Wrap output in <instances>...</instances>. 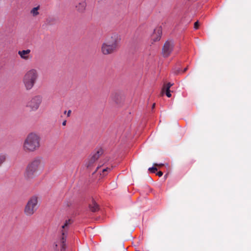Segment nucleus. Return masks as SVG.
<instances>
[{
    "label": "nucleus",
    "mask_w": 251,
    "mask_h": 251,
    "mask_svg": "<svg viewBox=\"0 0 251 251\" xmlns=\"http://www.w3.org/2000/svg\"><path fill=\"white\" fill-rule=\"evenodd\" d=\"M157 175H158L159 176H161L163 175V173L161 171H159L157 173Z\"/></svg>",
    "instance_id": "obj_21"
},
{
    "label": "nucleus",
    "mask_w": 251,
    "mask_h": 251,
    "mask_svg": "<svg viewBox=\"0 0 251 251\" xmlns=\"http://www.w3.org/2000/svg\"><path fill=\"white\" fill-rule=\"evenodd\" d=\"M149 170L152 173H155V172L157 170L156 167H152L149 169Z\"/></svg>",
    "instance_id": "obj_18"
},
{
    "label": "nucleus",
    "mask_w": 251,
    "mask_h": 251,
    "mask_svg": "<svg viewBox=\"0 0 251 251\" xmlns=\"http://www.w3.org/2000/svg\"><path fill=\"white\" fill-rule=\"evenodd\" d=\"M173 85V83H171L170 82L168 83L167 84L164 86L162 91H164L165 89H167L168 90H170V87Z\"/></svg>",
    "instance_id": "obj_17"
},
{
    "label": "nucleus",
    "mask_w": 251,
    "mask_h": 251,
    "mask_svg": "<svg viewBox=\"0 0 251 251\" xmlns=\"http://www.w3.org/2000/svg\"><path fill=\"white\" fill-rule=\"evenodd\" d=\"M155 106V103H153V105H152V108H153Z\"/></svg>",
    "instance_id": "obj_26"
},
{
    "label": "nucleus",
    "mask_w": 251,
    "mask_h": 251,
    "mask_svg": "<svg viewBox=\"0 0 251 251\" xmlns=\"http://www.w3.org/2000/svg\"><path fill=\"white\" fill-rule=\"evenodd\" d=\"M66 125V121H64V122H63L62 123V125L63 126H65Z\"/></svg>",
    "instance_id": "obj_24"
},
{
    "label": "nucleus",
    "mask_w": 251,
    "mask_h": 251,
    "mask_svg": "<svg viewBox=\"0 0 251 251\" xmlns=\"http://www.w3.org/2000/svg\"><path fill=\"white\" fill-rule=\"evenodd\" d=\"M174 42L171 40H167L164 44L162 48V53L163 56L168 57L174 48Z\"/></svg>",
    "instance_id": "obj_8"
},
{
    "label": "nucleus",
    "mask_w": 251,
    "mask_h": 251,
    "mask_svg": "<svg viewBox=\"0 0 251 251\" xmlns=\"http://www.w3.org/2000/svg\"><path fill=\"white\" fill-rule=\"evenodd\" d=\"M86 6V3L85 1H81L75 5L76 10L79 13H83L85 11Z\"/></svg>",
    "instance_id": "obj_12"
},
{
    "label": "nucleus",
    "mask_w": 251,
    "mask_h": 251,
    "mask_svg": "<svg viewBox=\"0 0 251 251\" xmlns=\"http://www.w3.org/2000/svg\"><path fill=\"white\" fill-rule=\"evenodd\" d=\"M166 91V96L168 97V98H170L171 97V91L170 90H168L167 89H165V90Z\"/></svg>",
    "instance_id": "obj_19"
},
{
    "label": "nucleus",
    "mask_w": 251,
    "mask_h": 251,
    "mask_svg": "<svg viewBox=\"0 0 251 251\" xmlns=\"http://www.w3.org/2000/svg\"><path fill=\"white\" fill-rule=\"evenodd\" d=\"M71 113V110H69L68 111V113H67V116L68 117H69L70 114Z\"/></svg>",
    "instance_id": "obj_22"
},
{
    "label": "nucleus",
    "mask_w": 251,
    "mask_h": 251,
    "mask_svg": "<svg viewBox=\"0 0 251 251\" xmlns=\"http://www.w3.org/2000/svg\"><path fill=\"white\" fill-rule=\"evenodd\" d=\"M161 35L162 29L161 27H158L154 29V32L151 36V40L152 41V43L160 40Z\"/></svg>",
    "instance_id": "obj_10"
},
{
    "label": "nucleus",
    "mask_w": 251,
    "mask_h": 251,
    "mask_svg": "<svg viewBox=\"0 0 251 251\" xmlns=\"http://www.w3.org/2000/svg\"><path fill=\"white\" fill-rule=\"evenodd\" d=\"M100 167H101L100 166L97 167L96 172H98L99 170L100 169Z\"/></svg>",
    "instance_id": "obj_23"
},
{
    "label": "nucleus",
    "mask_w": 251,
    "mask_h": 251,
    "mask_svg": "<svg viewBox=\"0 0 251 251\" xmlns=\"http://www.w3.org/2000/svg\"><path fill=\"white\" fill-rule=\"evenodd\" d=\"M111 170L110 168H109L108 167L106 168H102L99 173H100V176H101V177H104L109 172H110Z\"/></svg>",
    "instance_id": "obj_13"
},
{
    "label": "nucleus",
    "mask_w": 251,
    "mask_h": 251,
    "mask_svg": "<svg viewBox=\"0 0 251 251\" xmlns=\"http://www.w3.org/2000/svg\"><path fill=\"white\" fill-rule=\"evenodd\" d=\"M43 100L41 95H37L30 98L26 103V107L30 111H36L39 108Z\"/></svg>",
    "instance_id": "obj_5"
},
{
    "label": "nucleus",
    "mask_w": 251,
    "mask_h": 251,
    "mask_svg": "<svg viewBox=\"0 0 251 251\" xmlns=\"http://www.w3.org/2000/svg\"><path fill=\"white\" fill-rule=\"evenodd\" d=\"M121 37L118 34L112 33L102 44L101 49L102 53L104 55L113 53L118 49Z\"/></svg>",
    "instance_id": "obj_2"
},
{
    "label": "nucleus",
    "mask_w": 251,
    "mask_h": 251,
    "mask_svg": "<svg viewBox=\"0 0 251 251\" xmlns=\"http://www.w3.org/2000/svg\"><path fill=\"white\" fill-rule=\"evenodd\" d=\"M187 70V68H184L183 72H184L186 71Z\"/></svg>",
    "instance_id": "obj_25"
},
{
    "label": "nucleus",
    "mask_w": 251,
    "mask_h": 251,
    "mask_svg": "<svg viewBox=\"0 0 251 251\" xmlns=\"http://www.w3.org/2000/svg\"><path fill=\"white\" fill-rule=\"evenodd\" d=\"M37 203V197L36 196L31 197L25 207V214L27 216L32 215L38 208Z\"/></svg>",
    "instance_id": "obj_6"
},
{
    "label": "nucleus",
    "mask_w": 251,
    "mask_h": 251,
    "mask_svg": "<svg viewBox=\"0 0 251 251\" xmlns=\"http://www.w3.org/2000/svg\"><path fill=\"white\" fill-rule=\"evenodd\" d=\"M30 50L29 49L19 50L18 51V54L22 59L24 60H28L29 58V54L30 53Z\"/></svg>",
    "instance_id": "obj_11"
},
{
    "label": "nucleus",
    "mask_w": 251,
    "mask_h": 251,
    "mask_svg": "<svg viewBox=\"0 0 251 251\" xmlns=\"http://www.w3.org/2000/svg\"><path fill=\"white\" fill-rule=\"evenodd\" d=\"M38 78V73L36 69H31L27 71L23 79V82L26 90H31L36 83Z\"/></svg>",
    "instance_id": "obj_4"
},
{
    "label": "nucleus",
    "mask_w": 251,
    "mask_h": 251,
    "mask_svg": "<svg viewBox=\"0 0 251 251\" xmlns=\"http://www.w3.org/2000/svg\"><path fill=\"white\" fill-rule=\"evenodd\" d=\"M40 136L35 133H30L27 135L23 143L25 151L32 152L38 150L41 145Z\"/></svg>",
    "instance_id": "obj_3"
},
{
    "label": "nucleus",
    "mask_w": 251,
    "mask_h": 251,
    "mask_svg": "<svg viewBox=\"0 0 251 251\" xmlns=\"http://www.w3.org/2000/svg\"><path fill=\"white\" fill-rule=\"evenodd\" d=\"M89 208L92 212H96L98 210L99 206L95 201H93L92 203L90 204Z\"/></svg>",
    "instance_id": "obj_15"
},
{
    "label": "nucleus",
    "mask_w": 251,
    "mask_h": 251,
    "mask_svg": "<svg viewBox=\"0 0 251 251\" xmlns=\"http://www.w3.org/2000/svg\"><path fill=\"white\" fill-rule=\"evenodd\" d=\"M6 155L5 153H0V167L5 161Z\"/></svg>",
    "instance_id": "obj_16"
},
{
    "label": "nucleus",
    "mask_w": 251,
    "mask_h": 251,
    "mask_svg": "<svg viewBox=\"0 0 251 251\" xmlns=\"http://www.w3.org/2000/svg\"><path fill=\"white\" fill-rule=\"evenodd\" d=\"M71 224V220H68L66 221L65 223L62 226V228L63 229L62 231V237L60 239L61 246L62 247V250H64V243L66 242V228L68 227V226Z\"/></svg>",
    "instance_id": "obj_9"
},
{
    "label": "nucleus",
    "mask_w": 251,
    "mask_h": 251,
    "mask_svg": "<svg viewBox=\"0 0 251 251\" xmlns=\"http://www.w3.org/2000/svg\"><path fill=\"white\" fill-rule=\"evenodd\" d=\"M198 26H199V22L197 21L195 23L194 27L195 29H197L198 28Z\"/></svg>",
    "instance_id": "obj_20"
},
{
    "label": "nucleus",
    "mask_w": 251,
    "mask_h": 251,
    "mask_svg": "<svg viewBox=\"0 0 251 251\" xmlns=\"http://www.w3.org/2000/svg\"><path fill=\"white\" fill-rule=\"evenodd\" d=\"M39 9H40L39 6H37L33 8L30 10V12L31 15L33 17H36V16H38L39 14V12L38 11Z\"/></svg>",
    "instance_id": "obj_14"
},
{
    "label": "nucleus",
    "mask_w": 251,
    "mask_h": 251,
    "mask_svg": "<svg viewBox=\"0 0 251 251\" xmlns=\"http://www.w3.org/2000/svg\"><path fill=\"white\" fill-rule=\"evenodd\" d=\"M44 169L42 158L36 157L33 158L27 165L24 176L26 179H30L37 176Z\"/></svg>",
    "instance_id": "obj_1"
},
{
    "label": "nucleus",
    "mask_w": 251,
    "mask_h": 251,
    "mask_svg": "<svg viewBox=\"0 0 251 251\" xmlns=\"http://www.w3.org/2000/svg\"><path fill=\"white\" fill-rule=\"evenodd\" d=\"M102 154V151L99 150L97 152L91 154L85 162V165L87 168H91L94 166V164Z\"/></svg>",
    "instance_id": "obj_7"
}]
</instances>
